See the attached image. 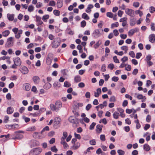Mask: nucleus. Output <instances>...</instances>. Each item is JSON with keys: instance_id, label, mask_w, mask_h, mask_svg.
Here are the masks:
<instances>
[{"instance_id": "774afa93", "label": "nucleus", "mask_w": 155, "mask_h": 155, "mask_svg": "<svg viewBox=\"0 0 155 155\" xmlns=\"http://www.w3.org/2000/svg\"><path fill=\"white\" fill-rule=\"evenodd\" d=\"M150 127V125L149 124H146L145 125V127H144V129L145 130H147V129H148Z\"/></svg>"}, {"instance_id": "aec40b11", "label": "nucleus", "mask_w": 155, "mask_h": 155, "mask_svg": "<svg viewBox=\"0 0 155 155\" xmlns=\"http://www.w3.org/2000/svg\"><path fill=\"white\" fill-rule=\"evenodd\" d=\"M36 21L38 22V25H40L43 23V22L41 21V18L38 16H36Z\"/></svg>"}, {"instance_id": "603ef678", "label": "nucleus", "mask_w": 155, "mask_h": 155, "mask_svg": "<svg viewBox=\"0 0 155 155\" xmlns=\"http://www.w3.org/2000/svg\"><path fill=\"white\" fill-rule=\"evenodd\" d=\"M49 130V128L48 126H46L41 131V133H43L45 130L48 131Z\"/></svg>"}, {"instance_id": "39448f33", "label": "nucleus", "mask_w": 155, "mask_h": 155, "mask_svg": "<svg viewBox=\"0 0 155 155\" xmlns=\"http://www.w3.org/2000/svg\"><path fill=\"white\" fill-rule=\"evenodd\" d=\"M53 54L51 53L48 54L46 58V63L48 65H50L53 60Z\"/></svg>"}, {"instance_id": "69168bd1", "label": "nucleus", "mask_w": 155, "mask_h": 155, "mask_svg": "<svg viewBox=\"0 0 155 155\" xmlns=\"http://www.w3.org/2000/svg\"><path fill=\"white\" fill-rule=\"evenodd\" d=\"M121 49L123 50L127 51L128 50V47L127 46H124L121 47Z\"/></svg>"}, {"instance_id": "a878e982", "label": "nucleus", "mask_w": 155, "mask_h": 155, "mask_svg": "<svg viewBox=\"0 0 155 155\" xmlns=\"http://www.w3.org/2000/svg\"><path fill=\"white\" fill-rule=\"evenodd\" d=\"M10 34V31L8 30H6L3 31L2 33V35L5 37H7Z\"/></svg>"}, {"instance_id": "a211bd4d", "label": "nucleus", "mask_w": 155, "mask_h": 155, "mask_svg": "<svg viewBox=\"0 0 155 155\" xmlns=\"http://www.w3.org/2000/svg\"><path fill=\"white\" fill-rule=\"evenodd\" d=\"M80 146V143L79 142H77L73 144L72 147L73 149L76 150L78 149Z\"/></svg>"}, {"instance_id": "bf43d9fd", "label": "nucleus", "mask_w": 155, "mask_h": 155, "mask_svg": "<svg viewBox=\"0 0 155 155\" xmlns=\"http://www.w3.org/2000/svg\"><path fill=\"white\" fill-rule=\"evenodd\" d=\"M106 66L105 64H103L101 68V70L102 72H105L106 71Z\"/></svg>"}, {"instance_id": "a19ab883", "label": "nucleus", "mask_w": 155, "mask_h": 155, "mask_svg": "<svg viewBox=\"0 0 155 155\" xmlns=\"http://www.w3.org/2000/svg\"><path fill=\"white\" fill-rule=\"evenodd\" d=\"M39 133L38 132H35L33 135V137L36 139H39V137L38 136Z\"/></svg>"}, {"instance_id": "4c0bfd02", "label": "nucleus", "mask_w": 155, "mask_h": 155, "mask_svg": "<svg viewBox=\"0 0 155 155\" xmlns=\"http://www.w3.org/2000/svg\"><path fill=\"white\" fill-rule=\"evenodd\" d=\"M71 86V84L69 83L67 81H65L64 82V86L67 87H70Z\"/></svg>"}, {"instance_id": "412c9836", "label": "nucleus", "mask_w": 155, "mask_h": 155, "mask_svg": "<svg viewBox=\"0 0 155 155\" xmlns=\"http://www.w3.org/2000/svg\"><path fill=\"white\" fill-rule=\"evenodd\" d=\"M14 110L13 107H11L7 108V113L8 114H11L14 112Z\"/></svg>"}, {"instance_id": "13d9d810", "label": "nucleus", "mask_w": 155, "mask_h": 155, "mask_svg": "<svg viewBox=\"0 0 155 155\" xmlns=\"http://www.w3.org/2000/svg\"><path fill=\"white\" fill-rule=\"evenodd\" d=\"M31 91L35 93H37V88L35 86H33L31 89Z\"/></svg>"}, {"instance_id": "b1692460", "label": "nucleus", "mask_w": 155, "mask_h": 155, "mask_svg": "<svg viewBox=\"0 0 155 155\" xmlns=\"http://www.w3.org/2000/svg\"><path fill=\"white\" fill-rule=\"evenodd\" d=\"M63 5V2L62 0H58L57 3V5L58 8H61Z\"/></svg>"}, {"instance_id": "f8f14e48", "label": "nucleus", "mask_w": 155, "mask_h": 155, "mask_svg": "<svg viewBox=\"0 0 155 155\" xmlns=\"http://www.w3.org/2000/svg\"><path fill=\"white\" fill-rule=\"evenodd\" d=\"M14 64L18 66H20L21 63V61L20 58L18 57H16L13 60Z\"/></svg>"}, {"instance_id": "2f4dec72", "label": "nucleus", "mask_w": 155, "mask_h": 155, "mask_svg": "<svg viewBox=\"0 0 155 155\" xmlns=\"http://www.w3.org/2000/svg\"><path fill=\"white\" fill-rule=\"evenodd\" d=\"M130 25L131 26H134L136 24L135 19L133 18L132 19L130 20Z\"/></svg>"}, {"instance_id": "bb28decb", "label": "nucleus", "mask_w": 155, "mask_h": 155, "mask_svg": "<svg viewBox=\"0 0 155 155\" xmlns=\"http://www.w3.org/2000/svg\"><path fill=\"white\" fill-rule=\"evenodd\" d=\"M74 81L76 83L80 82L81 81L80 77L79 75L75 76L74 78Z\"/></svg>"}, {"instance_id": "338daca9", "label": "nucleus", "mask_w": 155, "mask_h": 155, "mask_svg": "<svg viewBox=\"0 0 155 155\" xmlns=\"http://www.w3.org/2000/svg\"><path fill=\"white\" fill-rule=\"evenodd\" d=\"M100 139L103 141H104L105 140V136L104 135L102 134L100 135Z\"/></svg>"}, {"instance_id": "864d4df0", "label": "nucleus", "mask_w": 155, "mask_h": 155, "mask_svg": "<svg viewBox=\"0 0 155 155\" xmlns=\"http://www.w3.org/2000/svg\"><path fill=\"white\" fill-rule=\"evenodd\" d=\"M74 135L75 137L76 138H77L79 140L81 138V135L79 134H77L76 133H74Z\"/></svg>"}, {"instance_id": "cd10ccee", "label": "nucleus", "mask_w": 155, "mask_h": 155, "mask_svg": "<svg viewBox=\"0 0 155 155\" xmlns=\"http://www.w3.org/2000/svg\"><path fill=\"white\" fill-rule=\"evenodd\" d=\"M113 116L114 119H117L119 118L120 115L118 112L115 111L113 113Z\"/></svg>"}, {"instance_id": "0eeeda50", "label": "nucleus", "mask_w": 155, "mask_h": 155, "mask_svg": "<svg viewBox=\"0 0 155 155\" xmlns=\"http://www.w3.org/2000/svg\"><path fill=\"white\" fill-rule=\"evenodd\" d=\"M126 13L129 16L133 17L135 16L134 11L131 9L127 8L125 11Z\"/></svg>"}, {"instance_id": "9b49d317", "label": "nucleus", "mask_w": 155, "mask_h": 155, "mask_svg": "<svg viewBox=\"0 0 155 155\" xmlns=\"http://www.w3.org/2000/svg\"><path fill=\"white\" fill-rule=\"evenodd\" d=\"M138 29L137 28H135L130 30L128 32V35L130 37L132 36L135 33L138 31Z\"/></svg>"}, {"instance_id": "20e7f679", "label": "nucleus", "mask_w": 155, "mask_h": 155, "mask_svg": "<svg viewBox=\"0 0 155 155\" xmlns=\"http://www.w3.org/2000/svg\"><path fill=\"white\" fill-rule=\"evenodd\" d=\"M61 40L59 38L54 39L52 43V47L53 48H57L60 44Z\"/></svg>"}, {"instance_id": "c9c22d12", "label": "nucleus", "mask_w": 155, "mask_h": 155, "mask_svg": "<svg viewBox=\"0 0 155 155\" xmlns=\"http://www.w3.org/2000/svg\"><path fill=\"white\" fill-rule=\"evenodd\" d=\"M53 13L56 16H58L60 15V12L58 10H54L53 11Z\"/></svg>"}, {"instance_id": "de8ad7c7", "label": "nucleus", "mask_w": 155, "mask_h": 155, "mask_svg": "<svg viewBox=\"0 0 155 155\" xmlns=\"http://www.w3.org/2000/svg\"><path fill=\"white\" fill-rule=\"evenodd\" d=\"M139 5L140 3L138 2H135L133 3V6L135 8L138 7L139 6Z\"/></svg>"}, {"instance_id": "3c124183", "label": "nucleus", "mask_w": 155, "mask_h": 155, "mask_svg": "<svg viewBox=\"0 0 155 155\" xmlns=\"http://www.w3.org/2000/svg\"><path fill=\"white\" fill-rule=\"evenodd\" d=\"M96 125V123L94 122H93L90 125L89 129L90 130H92L94 129V127Z\"/></svg>"}, {"instance_id": "052dcab7", "label": "nucleus", "mask_w": 155, "mask_h": 155, "mask_svg": "<svg viewBox=\"0 0 155 155\" xmlns=\"http://www.w3.org/2000/svg\"><path fill=\"white\" fill-rule=\"evenodd\" d=\"M55 4V2L53 1H51L49 3V5L51 6H54Z\"/></svg>"}, {"instance_id": "1a4fd4ad", "label": "nucleus", "mask_w": 155, "mask_h": 155, "mask_svg": "<svg viewBox=\"0 0 155 155\" xmlns=\"http://www.w3.org/2000/svg\"><path fill=\"white\" fill-rule=\"evenodd\" d=\"M21 72L24 74H28V69L27 67L25 66H21L20 69Z\"/></svg>"}, {"instance_id": "0e129e2a", "label": "nucleus", "mask_w": 155, "mask_h": 155, "mask_svg": "<svg viewBox=\"0 0 155 155\" xmlns=\"http://www.w3.org/2000/svg\"><path fill=\"white\" fill-rule=\"evenodd\" d=\"M128 60V58L126 56H124L123 58H121V60L123 62H124Z\"/></svg>"}, {"instance_id": "7c9ffc66", "label": "nucleus", "mask_w": 155, "mask_h": 155, "mask_svg": "<svg viewBox=\"0 0 155 155\" xmlns=\"http://www.w3.org/2000/svg\"><path fill=\"white\" fill-rule=\"evenodd\" d=\"M143 149L147 151H149L150 149V148L149 145L146 144L144 145Z\"/></svg>"}, {"instance_id": "5701e85b", "label": "nucleus", "mask_w": 155, "mask_h": 155, "mask_svg": "<svg viewBox=\"0 0 155 155\" xmlns=\"http://www.w3.org/2000/svg\"><path fill=\"white\" fill-rule=\"evenodd\" d=\"M93 7L94 6L92 5H89L88 6V7H87L86 10V12L88 13L90 12L91 11V9L93 8Z\"/></svg>"}, {"instance_id": "58836bf2", "label": "nucleus", "mask_w": 155, "mask_h": 155, "mask_svg": "<svg viewBox=\"0 0 155 155\" xmlns=\"http://www.w3.org/2000/svg\"><path fill=\"white\" fill-rule=\"evenodd\" d=\"M51 150L52 151L55 153L57 152L58 151V149L55 146L52 147L51 148Z\"/></svg>"}, {"instance_id": "9d476101", "label": "nucleus", "mask_w": 155, "mask_h": 155, "mask_svg": "<svg viewBox=\"0 0 155 155\" xmlns=\"http://www.w3.org/2000/svg\"><path fill=\"white\" fill-rule=\"evenodd\" d=\"M13 38L12 37H10L7 40L6 45L8 47L12 46L14 44V42L13 41Z\"/></svg>"}, {"instance_id": "49530a36", "label": "nucleus", "mask_w": 155, "mask_h": 155, "mask_svg": "<svg viewBox=\"0 0 155 155\" xmlns=\"http://www.w3.org/2000/svg\"><path fill=\"white\" fill-rule=\"evenodd\" d=\"M127 66H126L125 68V70L127 71H130L131 70V66L130 65L127 64Z\"/></svg>"}, {"instance_id": "dca6fc26", "label": "nucleus", "mask_w": 155, "mask_h": 155, "mask_svg": "<svg viewBox=\"0 0 155 155\" xmlns=\"http://www.w3.org/2000/svg\"><path fill=\"white\" fill-rule=\"evenodd\" d=\"M32 79L34 82L35 84H38L40 81V78L39 77L37 76L33 77Z\"/></svg>"}, {"instance_id": "2eb2a0df", "label": "nucleus", "mask_w": 155, "mask_h": 155, "mask_svg": "<svg viewBox=\"0 0 155 155\" xmlns=\"http://www.w3.org/2000/svg\"><path fill=\"white\" fill-rule=\"evenodd\" d=\"M23 87H25V90L27 91H29L31 88V85L28 83L24 84H23Z\"/></svg>"}, {"instance_id": "4be33fe9", "label": "nucleus", "mask_w": 155, "mask_h": 155, "mask_svg": "<svg viewBox=\"0 0 155 155\" xmlns=\"http://www.w3.org/2000/svg\"><path fill=\"white\" fill-rule=\"evenodd\" d=\"M7 17L9 20L10 21H12L14 19V15L13 14H8L7 15Z\"/></svg>"}, {"instance_id": "423d86ee", "label": "nucleus", "mask_w": 155, "mask_h": 155, "mask_svg": "<svg viewBox=\"0 0 155 155\" xmlns=\"http://www.w3.org/2000/svg\"><path fill=\"white\" fill-rule=\"evenodd\" d=\"M54 127L56 128H58L60 126V124L61 121V119L58 117H56L54 119Z\"/></svg>"}, {"instance_id": "37998d69", "label": "nucleus", "mask_w": 155, "mask_h": 155, "mask_svg": "<svg viewBox=\"0 0 155 155\" xmlns=\"http://www.w3.org/2000/svg\"><path fill=\"white\" fill-rule=\"evenodd\" d=\"M150 12L151 13H153L155 11V8L153 6H151L149 8Z\"/></svg>"}, {"instance_id": "5fc2aeb1", "label": "nucleus", "mask_w": 155, "mask_h": 155, "mask_svg": "<svg viewBox=\"0 0 155 155\" xmlns=\"http://www.w3.org/2000/svg\"><path fill=\"white\" fill-rule=\"evenodd\" d=\"M114 66L113 64L111 63L108 65L107 68L111 70H112L114 68Z\"/></svg>"}, {"instance_id": "7ed1b4c3", "label": "nucleus", "mask_w": 155, "mask_h": 155, "mask_svg": "<svg viewBox=\"0 0 155 155\" xmlns=\"http://www.w3.org/2000/svg\"><path fill=\"white\" fill-rule=\"evenodd\" d=\"M42 149L41 148H34L30 151L29 155H38L41 152Z\"/></svg>"}, {"instance_id": "c756f323", "label": "nucleus", "mask_w": 155, "mask_h": 155, "mask_svg": "<svg viewBox=\"0 0 155 155\" xmlns=\"http://www.w3.org/2000/svg\"><path fill=\"white\" fill-rule=\"evenodd\" d=\"M51 85L49 83H47L44 85V88L46 89H48L51 87Z\"/></svg>"}, {"instance_id": "393cba45", "label": "nucleus", "mask_w": 155, "mask_h": 155, "mask_svg": "<svg viewBox=\"0 0 155 155\" xmlns=\"http://www.w3.org/2000/svg\"><path fill=\"white\" fill-rule=\"evenodd\" d=\"M34 7L32 5H31L28 7V12H31L34 11Z\"/></svg>"}, {"instance_id": "f704fd0d", "label": "nucleus", "mask_w": 155, "mask_h": 155, "mask_svg": "<svg viewBox=\"0 0 155 155\" xmlns=\"http://www.w3.org/2000/svg\"><path fill=\"white\" fill-rule=\"evenodd\" d=\"M101 44V41H98L94 45V48L95 49L97 48Z\"/></svg>"}, {"instance_id": "f3484780", "label": "nucleus", "mask_w": 155, "mask_h": 155, "mask_svg": "<svg viewBox=\"0 0 155 155\" xmlns=\"http://www.w3.org/2000/svg\"><path fill=\"white\" fill-rule=\"evenodd\" d=\"M96 131L98 133H100L101 132L103 127V126L101 125L98 124L96 126Z\"/></svg>"}, {"instance_id": "ddd939ff", "label": "nucleus", "mask_w": 155, "mask_h": 155, "mask_svg": "<svg viewBox=\"0 0 155 155\" xmlns=\"http://www.w3.org/2000/svg\"><path fill=\"white\" fill-rule=\"evenodd\" d=\"M149 41L152 43H154L155 42V34H150L149 36Z\"/></svg>"}, {"instance_id": "f03ea898", "label": "nucleus", "mask_w": 155, "mask_h": 155, "mask_svg": "<svg viewBox=\"0 0 155 155\" xmlns=\"http://www.w3.org/2000/svg\"><path fill=\"white\" fill-rule=\"evenodd\" d=\"M12 31L15 34V37L17 39L19 38L21 35L23 33V31L21 29L18 30V28H14L12 29Z\"/></svg>"}, {"instance_id": "680f3d73", "label": "nucleus", "mask_w": 155, "mask_h": 155, "mask_svg": "<svg viewBox=\"0 0 155 155\" xmlns=\"http://www.w3.org/2000/svg\"><path fill=\"white\" fill-rule=\"evenodd\" d=\"M46 110V109L45 108L42 107L40 108L39 109V110L38 111L39 113H40V114L42 112H45Z\"/></svg>"}, {"instance_id": "e2e57ef3", "label": "nucleus", "mask_w": 155, "mask_h": 155, "mask_svg": "<svg viewBox=\"0 0 155 155\" xmlns=\"http://www.w3.org/2000/svg\"><path fill=\"white\" fill-rule=\"evenodd\" d=\"M49 18V15H44L42 17V20L44 21L46 19H48Z\"/></svg>"}, {"instance_id": "4d7b16f0", "label": "nucleus", "mask_w": 155, "mask_h": 155, "mask_svg": "<svg viewBox=\"0 0 155 155\" xmlns=\"http://www.w3.org/2000/svg\"><path fill=\"white\" fill-rule=\"evenodd\" d=\"M40 114V113L38 112H36L34 113H31L30 115L32 116L33 117H36Z\"/></svg>"}, {"instance_id": "6e6d98bb", "label": "nucleus", "mask_w": 155, "mask_h": 155, "mask_svg": "<svg viewBox=\"0 0 155 155\" xmlns=\"http://www.w3.org/2000/svg\"><path fill=\"white\" fill-rule=\"evenodd\" d=\"M111 80L112 81H114L117 82L119 80V78L118 77H117L114 76L112 78Z\"/></svg>"}, {"instance_id": "4468645a", "label": "nucleus", "mask_w": 155, "mask_h": 155, "mask_svg": "<svg viewBox=\"0 0 155 155\" xmlns=\"http://www.w3.org/2000/svg\"><path fill=\"white\" fill-rule=\"evenodd\" d=\"M69 120L70 122L73 123H76L78 121V119L73 116L70 117Z\"/></svg>"}, {"instance_id": "a18cd8bd", "label": "nucleus", "mask_w": 155, "mask_h": 155, "mask_svg": "<svg viewBox=\"0 0 155 155\" xmlns=\"http://www.w3.org/2000/svg\"><path fill=\"white\" fill-rule=\"evenodd\" d=\"M113 59L114 62L116 63H119V60L117 58V57L116 56H114L113 57Z\"/></svg>"}, {"instance_id": "79ce46f5", "label": "nucleus", "mask_w": 155, "mask_h": 155, "mask_svg": "<svg viewBox=\"0 0 155 155\" xmlns=\"http://www.w3.org/2000/svg\"><path fill=\"white\" fill-rule=\"evenodd\" d=\"M151 120V116L150 115L148 114L146 118V121L147 122L149 123L150 122Z\"/></svg>"}, {"instance_id": "c85d7f7f", "label": "nucleus", "mask_w": 155, "mask_h": 155, "mask_svg": "<svg viewBox=\"0 0 155 155\" xmlns=\"http://www.w3.org/2000/svg\"><path fill=\"white\" fill-rule=\"evenodd\" d=\"M36 129V127L35 126H32L28 128L26 130L28 131H32L35 130Z\"/></svg>"}, {"instance_id": "8fccbe9b", "label": "nucleus", "mask_w": 155, "mask_h": 155, "mask_svg": "<svg viewBox=\"0 0 155 155\" xmlns=\"http://www.w3.org/2000/svg\"><path fill=\"white\" fill-rule=\"evenodd\" d=\"M107 16L109 18H112L113 16V14L110 12H108L106 14Z\"/></svg>"}, {"instance_id": "6e6552de", "label": "nucleus", "mask_w": 155, "mask_h": 155, "mask_svg": "<svg viewBox=\"0 0 155 155\" xmlns=\"http://www.w3.org/2000/svg\"><path fill=\"white\" fill-rule=\"evenodd\" d=\"M24 132L23 131L19 130L17 131L15 133V138L21 139L23 138V136L20 133H24Z\"/></svg>"}, {"instance_id": "ea45409f", "label": "nucleus", "mask_w": 155, "mask_h": 155, "mask_svg": "<svg viewBox=\"0 0 155 155\" xmlns=\"http://www.w3.org/2000/svg\"><path fill=\"white\" fill-rule=\"evenodd\" d=\"M67 33L71 35H72L74 34V32L71 31L70 28H68L66 30Z\"/></svg>"}, {"instance_id": "f257e3e1", "label": "nucleus", "mask_w": 155, "mask_h": 155, "mask_svg": "<svg viewBox=\"0 0 155 155\" xmlns=\"http://www.w3.org/2000/svg\"><path fill=\"white\" fill-rule=\"evenodd\" d=\"M61 107L62 104L59 101H57L55 105L53 104H51L50 105V108L53 111H58Z\"/></svg>"}, {"instance_id": "473e14b6", "label": "nucleus", "mask_w": 155, "mask_h": 155, "mask_svg": "<svg viewBox=\"0 0 155 155\" xmlns=\"http://www.w3.org/2000/svg\"><path fill=\"white\" fill-rule=\"evenodd\" d=\"M82 17L84 19L87 20H88L89 19V16L85 13H84L82 14Z\"/></svg>"}, {"instance_id": "09e8293b", "label": "nucleus", "mask_w": 155, "mask_h": 155, "mask_svg": "<svg viewBox=\"0 0 155 155\" xmlns=\"http://www.w3.org/2000/svg\"><path fill=\"white\" fill-rule=\"evenodd\" d=\"M9 117L7 116H5L4 117V119L3 121L4 123H7L8 121L9 120Z\"/></svg>"}, {"instance_id": "6ab92c4d", "label": "nucleus", "mask_w": 155, "mask_h": 155, "mask_svg": "<svg viewBox=\"0 0 155 155\" xmlns=\"http://www.w3.org/2000/svg\"><path fill=\"white\" fill-rule=\"evenodd\" d=\"M101 93V88H99L97 89L96 92H94V96L95 97H98Z\"/></svg>"}, {"instance_id": "72a5a7b5", "label": "nucleus", "mask_w": 155, "mask_h": 155, "mask_svg": "<svg viewBox=\"0 0 155 155\" xmlns=\"http://www.w3.org/2000/svg\"><path fill=\"white\" fill-rule=\"evenodd\" d=\"M117 152L119 155H124L125 153V152L122 150H118Z\"/></svg>"}, {"instance_id": "c03bdc74", "label": "nucleus", "mask_w": 155, "mask_h": 155, "mask_svg": "<svg viewBox=\"0 0 155 155\" xmlns=\"http://www.w3.org/2000/svg\"><path fill=\"white\" fill-rule=\"evenodd\" d=\"M89 143L91 145H96V142L95 140L93 139L90 141Z\"/></svg>"}, {"instance_id": "e433bc0d", "label": "nucleus", "mask_w": 155, "mask_h": 155, "mask_svg": "<svg viewBox=\"0 0 155 155\" xmlns=\"http://www.w3.org/2000/svg\"><path fill=\"white\" fill-rule=\"evenodd\" d=\"M119 26V24L118 22H116L115 23H113L111 24V28L112 29L114 27H117Z\"/></svg>"}]
</instances>
